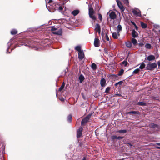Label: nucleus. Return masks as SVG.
Wrapping results in <instances>:
<instances>
[{"label":"nucleus","mask_w":160,"mask_h":160,"mask_svg":"<svg viewBox=\"0 0 160 160\" xmlns=\"http://www.w3.org/2000/svg\"><path fill=\"white\" fill-rule=\"evenodd\" d=\"M20 42L22 43L21 45L29 47L30 44V39L27 38H22L20 40Z\"/></svg>","instance_id":"f257e3e1"},{"label":"nucleus","mask_w":160,"mask_h":160,"mask_svg":"<svg viewBox=\"0 0 160 160\" xmlns=\"http://www.w3.org/2000/svg\"><path fill=\"white\" fill-rule=\"evenodd\" d=\"M94 11L93 8L92 7L89 8V15L90 18L93 19L95 20L96 18L95 15H94Z\"/></svg>","instance_id":"f03ea898"},{"label":"nucleus","mask_w":160,"mask_h":160,"mask_svg":"<svg viewBox=\"0 0 160 160\" xmlns=\"http://www.w3.org/2000/svg\"><path fill=\"white\" fill-rule=\"evenodd\" d=\"M157 64L154 62L147 64L146 67V69L152 70L155 68L157 67Z\"/></svg>","instance_id":"7ed1b4c3"},{"label":"nucleus","mask_w":160,"mask_h":160,"mask_svg":"<svg viewBox=\"0 0 160 160\" xmlns=\"http://www.w3.org/2000/svg\"><path fill=\"white\" fill-rule=\"evenodd\" d=\"M92 114H89L87 116L82 119L81 121V125L83 126L88 121H89L92 116Z\"/></svg>","instance_id":"20e7f679"},{"label":"nucleus","mask_w":160,"mask_h":160,"mask_svg":"<svg viewBox=\"0 0 160 160\" xmlns=\"http://www.w3.org/2000/svg\"><path fill=\"white\" fill-rule=\"evenodd\" d=\"M116 2L121 12H124L125 10V8L123 7L122 3L119 0H116Z\"/></svg>","instance_id":"39448f33"},{"label":"nucleus","mask_w":160,"mask_h":160,"mask_svg":"<svg viewBox=\"0 0 160 160\" xmlns=\"http://www.w3.org/2000/svg\"><path fill=\"white\" fill-rule=\"evenodd\" d=\"M83 128L81 127L78 130L77 133V137L78 138L80 137L82 135V131Z\"/></svg>","instance_id":"423d86ee"},{"label":"nucleus","mask_w":160,"mask_h":160,"mask_svg":"<svg viewBox=\"0 0 160 160\" xmlns=\"http://www.w3.org/2000/svg\"><path fill=\"white\" fill-rule=\"evenodd\" d=\"M133 13L137 16H141V12L139 10H132Z\"/></svg>","instance_id":"0eeeda50"},{"label":"nucleus","mask_w":160,"mask_h":160,"mask_svg":"<svg viewBox=\"0 0 160 160\" xmlns=\"http://www.w3.org/2000/svg\"><path fill=\"white\" fill-rule=\"evenodd\" d=\"M109 16L111 19H114L116 18L117 15L114 12L112 11L109 14Z\"/></svg>","instance_id":"6e6552de"},{"label":"nucleus","mask_w":160,"mask_h":160,"mask_svg":"<svg viewBox=\"0 0 160 160\" xmlns=\"http://www.w3.org/2000/svg\"><path fill=\"white\" fill-rule=\"evenodd\" d=\"M102 40L105 39L106 38V39L108 41H109V38L107 35V34L105 33H104L103 32H102L101 34Z\"/></svg>","instance_id":"1a4fd4ad"},{"label":"nucleus","mask_w":160,"mask_h":160,"mask_svg":"<svg viewBox=\"0 0 160 160\" xmlns=\"http://www.w3.org/2000/svg\"><path fill=\"white\" fill-rule=\"evenodd\" d=\"M94 44L95 47H98L100 46L99 40L97 38H95L94 42Z\"/></svg>","instance_id":"9d476101"},{"label":"nucleus","mask_w":160,"mask_h":160,"mask_svg":"<svg viewBox=\"0 0 160 160\" xmlns=\"http://www.w3.org/2000/svg\"><path fill=\"white\" fill-rule=\"evenodd\" d=\"M78 58L80 60H82L84 57V55L83 51L78 52Z\"/></svg>","instance_id":"9b49d317"},{"label":"nucleus","mask_w":160,"mask_h":160,"mask_svg":"<svg viewBox=\"0 0 160 160\" xmlns=\"http://www.w3.org/2000/svg\"><path fill=\"white\" fill-rule=\"evenodd\" d=\"M52 2V0H49V1L48 3V4H49L50 5V6H48L47 4H46L47 8L48 10H49L50 9H53V8L52 7V5L51 4Z\"/></svg>","instance_id":"f8f14e48"},{"label":"nucleus","mask_w":160,"mask_h":160,"mask_svg":"<svg viewBox=\"0 0 160 160\" xmlns=\"http://www.w3.org/2000/svg\"><path fill=\"white\" fill-rule=\"evenodd\" d=\"M155 57L154 56L152 55L148 56L147 57V59L149 61L154 60L155 59Z\"/></svg>","instance_id":"ddd939ff"},{"label":"nucleus","mask_w":160,"mask_h":160,"mask_svg":"<svg viewBox=\"0 0 160 160\" xmlns=\"http://www.w3.org/2000/svg\"><path fill=\"white\" fill-rule=\"evenodd\" d=\"M106 81L104 78H102L100 80V84L102 87H104L105 86Z\"/></svg>","instance_id":"4468645a"},{"label":"nucleus","mask_w":160,"mask_h":160,"mask_svg":"<svg viewBox=\"0 0 160 160\" xmlns=\"http://www.w3.org/2000/svg\"><path fill=\"white\" fill-rule=\"evenodd\" d=\"M53 33L54 34L58 35H61L62 33V31L61 29H59L55 31H53Z\"/></svg>","instance_id":"2eb2a0df"},{"label":"nucleus","mask_w":160,"mask_h":160,"mask_svg":"<svg viewBox=\"0 0 160 160\" xmlns=\"http://www.w3.org/2000/svg\"><path fill=\"white\" fill-rule=\"evenodd\" d=\"M127 114H137L138 115L140 114V112L138 111H132L127 112Z\"/></svg>","instance_id":"dca6fc26"},{"label":"nucleus","mask_w":160,"mask_h":160,"mask_svg":"<svg viewBox=\"0 0 160 160\" xmlns=\"http://www.w3.org/2000/svg\"><path fill=\"white\" fill-rule=\"evenodd\" d=\"M132 37L133 38H135L138 36V33L135 31L134 29L132 30Z\"/></svg>","instance_id":"f3484780"},{"label":"nucleus","mask_w":160,"mask_h":160,"mask_svg":"<svg viewBox=\"0 0 160 160\" xmlns=\"http://www.w3.org/2000/svg\"><path fill=\"white\" fill-rule=\"evenodd\" d=\"M79 12V11L78 10H75L72 12V14L74 16L77 15Z\"/></svg>","instance_id":"a211bd4d"},{"label":"nucleus","mask_w":160,"mask_h":160,"mask_svg":"<svg viewBox=\"0 0 160 160\" xmlns=\"http://www.w3.org/2000/svg\"><path fill=\"white\" fill-rule=\"evenodd\" d=\"M140 24L142 28L143 29H145L147 28V25L146 24L142 22H140Z\"/></svg>","instance_id":"6ab92c4d"},{"label":"nucleus","mask_w":160,"mask_h":160,"mask_svg":"<svg viewBox=\"0 0 160 160\" xmlns=\"http://www.w3.org/2000/svg\"><path fill=\"white\" fill-rule=\"evenodd\" d=\"M5 148V144L3 142H0V149L4 150Z\"/></svg>","instance_id":"aec40b11"},{"label":"nucleus","mask_w":160,"mask_h":160,"mask_svg":"<svg viewBox=\"0 0 160 160\" xmlns=\"http://www.w3.org/2000/svg\"><path fill=\"white\" fill-rule=\"evenodd\" d=\"M85 79L84 77L82 75H80L79 77V79L81 83Z\"/></svg>","instance_id":"412c9836"},{"label":"nucleus","mask_w":160,"mask_h":160,"mask_svg":"<svg viewBox=\"0 0 160 160\" xmlns=\"http://www.w3.org/2000/svg\"><path fill=\"white\" fill-rule=\"evenodd\" d=\"M136 104L138 105L139 106H145L146 105V103L143 102H138Z\"/></svg>","instance_id":"4be33fe9"},{"label":"nucleus","mask_w":160,"mask_h":160,"mask_svg":"<svg viewBox=\"0 0 160 160\" xmlns=\"http://www.w3.org/2000/svg\"><path fill=\"white\" fill-rule=\"evenodd\" d=\"M91 68L94 70H96L97 68L96 65L94 63H92V64Z\"/></svg>","instance_id":"5701e85b"},{"label":"nucleus","mask_w":160,"mask_h":160,"mask_svg":"<svg viewBox=\"0 0 160 160\" xmlns=\"http://www.w3.org/2000/svg\"><path fill=\"white\" fill-rule=\"evenodd\" d=\"M10 32H11V34L12 35H15L18 32L16 30L13 29Z\"/></svg>","instance_id":"b1692460"},{"label":"nucleus","mask_w":160,"mask_h":160,"mask_svg":"<svg viewBox=\"0 0 160 160\" xmlns=\"http://www.w3.org/2000/svg\"><path fill=\"white\" fill-rule=\"evenodd\" d=\"M75 50L78 51V52H80L82 51L81 50V47L79 46H77L75 48Z\"/></svg>","instance_id":"393cba45"},{"label":"nucleus","mask_w":160,"mask_h":160,"mask_svg":"<svg viewBox=\"0 0 160 160\" xmlns=\"http://www.w3.org/2000/svg\"><path fill=\"white\" fill-rule=\"evenodd\" d=\"M101 29L100 26L98 24H96L95 25V30L97 31Z\"/></svg>","instance_id":"a878e982"},{"label":"nucleus","mask_w":160,"mask_h":160,"mask_svg":"<svg viewBox=\"0 0 160 160\" xmlns=\"http://www.w3.org/2000/svg\"><path fill=\"white\" fill-rule=\"evenodd\" d=\"M65 83L64 82H63L61 85V86L59 88L58 91H62L64 88L65 86Z\"/></svg>","instance_id":"bb28decb"},{"label":"nucleus","mask_w":160,"mask_h":160,"mask_svg":"<svg viewBox=\"0 0 160 160\" xmlns=\"http://www.w3.org/2000/svg\"><path fill=\"white\" fill-rule=\"evenodd\" d=\"M127 131L126 130H118L117 132H118L120 133H125L127 132Z\"/></svg>","instance_id":"cd10ccee"},{"label":"nucleus","mask_w":160,"mask_h":160,"mask_svg":"<svg viewBox=\"0 0 160 160\" xmlns=\"http://www.w3.org/2000/svg\"><path fill=\"white\" fill-rule=\"evenodd\" d=\"M112 37L114 39H117L118 38V37L117 33L115 32L113 33H112Z\"/></svg>","instance_id":"c85d7f7f"},{"label":"nucleus","mask_w":160,"mask_h":160,"mask_svg":"<svg viewBox=\"0 0 160 160\" xmlns=\"http://www.w3.org/2000/svg\"><path fill=\"white\" fill-rule=\"evenodd\" d=\"M68 121L69 122H71L72 121V116L71 115H69L67 117Z\"/></svg>","instance_id":"c756f323"},{"label":"nucleus","mask_w":160,"mask_h":160,"mask_svg":"<svg viewBox=\"0 0 160 160\" xmlns=\"http://www.w3.org/2000/svg\"><path fill=\"white\" fill-rule=\"evenodd\" d=\"M145 48L147 49H150L151 48V45L150 44L146 43L145 45Z\"/></svg>","instance_id":"7c9ffc66"},{"label":"nucleus","mask_w":160,"mask_h":160,"mask_svg":"<svg viewBox=\"0 0 160 160\" xmlns=\"http://www.w3.org/2000/svg\"><path fill=\"white\" fill-rule=\"evenodd\" d=\"M132 42L134 45H136L137 43V40L135 38H132Z\"/></svg>","instance_id":"2f4dec72"},{"label":"nucleus","mask_w":160,"mask_h":160,"mask_svg":"<svg viewBox=\"0 0 160 160\" xmlns=\"http://www.w3.org/2000/svg\"><path fill=\"white\" fill-rule=\"evenodd\" d=\"M117 31H118V32H120V31H122V26H121L120 25V24H119L118 26V27H117Z\"/></svg>","instance_id":"473e14b6"},{"label":"nucleus","mask_w":160,"mask_h":160,"mask_svg":"<svg viewBox=\"0 0 160 160\" xmlns=\"http://www.w3.org/2000/svg\"><path fill=\"white\" fill-rule=\"evenodd\" d=\"M124 70L123 69H121L118 72V76H121L122 75L123 72H124Z\"/></svg>","instance_id":"72a5a7b5"},{"label":"nucleus","mask_w":160,"mask_h":160,"mask_svg":"<svg viewBox=\"0 0 160 160\" xmlns=\"http://www.w3.org/2000/svg\"><path fill=\"white\" fill-rule=\"evenodd\" d=\"M145 65H146L145 63H142L139 67V68H140L141 69H144L145 68Z\"/></svg>","instance_id":"f704fd0d"},{"label":"nucleus","mask_w":160,"mask_h":160,"mask_svg":"<svg viewBox=\"0 0 160 160\" xmlns=\"http://www.w3.org/2000/svg\"><path fill=\"white\" fill-rule=\"evenodd\" d=\"M150 127L153 128L158 127V125L154 123H151L150 124Z\"/></svg>","instance_id":"c9c22d12"},{"label":"nucleus","mask_w":160,"mask_h":160,"mask_svg":"<svg viewBox=\"0 0 160 160\" xmlns=\"http://www.w3.org/2000/svg\"><path fill=\"white\" fill-rule=\"evenodd\" d=\"M140 71V70L139 68H137V69H135L133 71L132 73L134 74H137Z\"/></svg>","instance_id":"e433bc0d"},{"label":"nucleus","mask_w":160,"mask_h":160,"mask_svg":"<svg viewBox=\"0 0 160 160\" xmlns=\"http://www.w3.org/2000/svg\"><path fill=\"white\" fill-rule=\"evenodd\" d=\"M122 83H123V82L122 81H120L116 83L114 85L115 86H117V85L118 84H119L120 85H122Z\"/></svg>","instance_id":"4c0bfd02"},{"label":"nucleus","mask_w":160,"mask_h":160,"mask_svg":"<svg viewBox=\"0 0 160 160\" xmlns=\"http://www.w3.org/2000/svg\"><path fill=\"white\" fill-rule=\"evenodd\" d=\"M126 46L128 48H131L132 47V44L130 42H128L126 43Z\"/></svg>","instance_id":"58836bf2"},{"label":"nucleus","mask_w":160,"mask_h":160,"mask_svg":"<svg viewBox=\"0 0 160 160\" xmlns=\"http://www.w3.org/2000/svg\"><path fill=\"white\" fill-rule=\"evenodd\" d=\"M98 18L101 21H102V15L100 13L98 14Z\"/></svg>","instance_id":"ea45409f"},{"label":"nucleus","mask_w":160,"mask_h":160,"mask_svg":"<svg viewBox=\"0 0 160 160\" xmlns=\"http://www.w3.org/2000/svg\"><path fill=\"white\" fill-rule=\"evenodd\" d=\"M121 63L122 64H124V66L125 67H126L128 64V62H127V61L124 60Z\"/></svg>","instance_id":"a19ab883"},{"label":"nucleus","mask_w":160,"mask_h":160,"mask_svg":"<svg viewBox=\"0 0 160 160\" xmlns=\"http://www.w3.org/2000/svg\"><path fill=\"white\" fill-rule=\"evenodd\" d=\"M110 88L109 87H107L105 90V92L106 93H108L110 90Z\"/></svg>","instance_id":"79ce46f5"},{"label":"nucleus","mask_w":160,"mask_h":160,"mask_svg":"<svg viewBox=\"0 0 160 160\" xmlns=\"http://www.w3.org/2000/svg\"><path fill=\"white\" fill-rule=\"evenodd\" d=\"M111 138L112 140H115L117 139V136L116 135H113L111 137Z\"/></svg>","instance_id":"37998d69"},{"label":"nucleus","mask_w":160,"mask_h":160,"mask_svg":"<svg viewBox=\"0 0 160 160\" xmlns=\"http://www.w3.org/2000/svg\"><path fill=\"white\" fill-rule=\"evenodd\" d=\"M57 30V29L55 28H52L51 29V31L53 33V31H55Z\"/></svg>","instance_id":"c03bdc74"},{"label":"nucleus","mask_w":160,"mask_h":160,"mask_svg":"<svg viewBox=\"0 0 160 160\" xmlns=\"http://www.w3.org/2000/svg\"><path fill=\"white\" fill-rule=\"evenodd\" d=\"M104 52L106 54H108V51L107 49L105 48L104 49Z\"/></svg>","instance_id":"a18cd8bd"},{"label":"nucleus","mask_w":160,"mask_h":160,"mask_svg":"<svg viewBox=\"0 0 160 160\" xmlns=\"http://www.w3.org/2000/svg\"><path fill=\"white\" fill-rule=\"evenodd\" d=\"M63 8V7L60 6L58 8V9L60 11H62V10Z\"/></svg>","instance_id":"49530a36"},{"label":"nucleus","mask_w":160,"mask_h":160,"mask_svg":"<svg viewBox=\"0 0 160 160\" xmlns=\"http://www.w3.org/2000/svg\"><path fill=\"white\" fill-rule=\"evenodd\" d=\"M138 45L139 47H142L144 45V44L142 43H138Z\"/></svg>","instance_id":"de8ad7c7"},{"label":"nucleus","mask_w":160,"mask_h":160,"mask_svg":"<svg viewBox=\"0 0 160 160\" xmlns=\"http://www.w3.org/2000/svg\"><path fill=\"white\" fill-rule=\"evenodd\" d=\"M123 138V137H121V136L117 137V139H118L119 140H120L121 139H122Z\"/></svg>","instance_id":"09e8293b"},{"label":"nucleus","mask_w":160,"mask_h":160,"mask_svg":"<svg viewBox=\"0 0 160 160\" xmlns=\"http://www.w3.org/2000/svg\"><path fill=\"white\" fill-rule=\"evenodd\" d=\"M124 2L125 3L127 4L129 3L128 0H124Z\"/></svg>","instance_id":"8fccbe9b"},{"label":"nucleus","mask_w":160,"mask_h":160,"mask_svg":"<svg viewBox=\"0 0 160 160\" xmlns=\"http://www.w3.org/2000/svg\"><path fill=\"white\" fill-rule=\"evenodd\" d=\"M131 23H132L133 25L134 26V27H135V26L136 25V24L135 23V22H132V21H131Z\"/></svg>","instance_id":"3c124183"},{"label":"nucleus","mask_w":160,"mask_h":160,"mask_svg":"<svg viewBox=\"0 0 160 160\" xmlns=\"http://www.w3.org/2000/svg\"><path fill=\"white\" fill-rule=\"evenodd\" d=\"M158 67H160V60L158 61Z\"/></svg>","instance_id":"603ef678"},{"label":"nucleus","mask_w":160,"mask_h":160,"mask_svg":"<svg viewBox=\"0 0 160 160\" xmlns=\"http://www.w3.org/2000/svg\"><path fill=\"white\" fill-rule=\"evenodd\" d=\"M78 142L79 143V146L81 147L82 146V143L81 142Z\"/></svg>","instance_id":"864d4df0"},{"label":"nucleus","mask_w":160,"mask_h":160,"mask_svg":"<svg viewBox=\"0 0 160 160\" xmlns=\"http://www.w3.org/2000/svg\"><path fill=\"white\" fill-rule=\"evenodd\" d=\"M135 28L137 30L138 29V26H137V25H136L135 26Z\"/></svg>","instance_id":"5fc2aeb1"},{"label":"nucleus","mask_w":160,"mask_h":160,"mask_svg":"<svg viewBox=\"0 0 160 160\" xmlns=\"http://www.w3.org/2000/svg\"><path fill=\"white\" fill-rule=\"evenodd\" d=\"M117 33H118V34H117V36L118 35V36H120V34H119V32H118V31H117Z\"/></svg>","instance_id":"6e6d98bb"},{"label":"nucleus","mask_w":160,"mask_h":160,"mask_svg":"<svg viewBox=\"0 0 160 160\" xmlns=\"http://www.w3.org/2000/svg\"><path fill=\"white\" fill-rule=\"evenodd\" d=\"M97 31L98 32V33L99 34H100V32H101V29L99 30H98Z\"/></svg>","instance_id":"4d7b16f0"},{"label":"nucleus","mask_w":160,"mask_h":160,"mask_svg":"<svg viewBox=\"0 0 160 160\" xmlns=\"http://www.w3.org/2000/svg\"><path fill=\"white\" fill-rule=\"evenodd\" d=\"M116 96H121V95L118 94H116L115 95Z\"/></svg>","instance_id":"13d9d810"},{"label":"nucleus","mask_w":160,"mask_h":160,"mask_svg":"<svg viewBox=\"0 0 160 160\" xmlns=\"http://www.w3.org/2000/svg\"><path fill=\"white\" fill-rule=\"evenodd\" d=\"M60 100L62 101H64V99L63 98H62V99H60Z\"/></svg>","instance_id":"bf43d9fd"},{"label":"nucleus","mask_w":160,"mask_h":160,"mask_svg":"<svg viewBox=\"0 0 160 160\" xmlns=\"http://www.w3.org/2000/svg\"><path fill=\"white\" fill-rule=\"evenodd\" d=\"M128 144L130 146H132V144L130 143H128Z\"/></svg>","instance_id":"052dcab7"},{"label":"nucleus","mask_w":160,"mask_h":160,"mask_svg":"<svg viewBox=\"0 0 160 160\" xmlns=\"http://www.w3.org/2000/svg\"><path fill=\"white\" fill-rule=\"evenodd\" d=\"M82 160H86V158L85 157H84L83 158V159Z\"/></svg>","instance_id":"680f3d73"},{"label":"nucleus","mask_w":160,"mask_h":160,"mask_svg":"<svg viewBox=\"0 0 160 160\" xmlns=\"http://www.w3.org/2000/svg\"><path fill=\"white\" fill-rule=\"evenodd\" d=\"M157 144L158 145H160V143H157Z\"/></svg>","instance_id":"e2e57ef3"},{"label":"nucleus","mask_w":160,"mask_h":160,"mask_svg":"<svg viewBox=\"0 0 160 160\" xmlns=\"http://www.w3.org/2000/svg\"><path fill=\"white\" fill-rule=\"evenodd\" d=\"M158 148L160 149V147H158Z\"/></svg>","instance_id":"0e129e2a"},{"label":"nucleus","mask_w":160,"mask_h":160,"mask_svg":"<svg viewBox=\"0 0 160 160\" xmlns=\"http://www.w3.org/2000/svg\"><path fill=\"white\" fill-rule=\"evenodd\" d=\"M50 12H53V11H50Z\"/></svg>","instance_id":"69168bd1"}]
</instances>
